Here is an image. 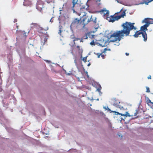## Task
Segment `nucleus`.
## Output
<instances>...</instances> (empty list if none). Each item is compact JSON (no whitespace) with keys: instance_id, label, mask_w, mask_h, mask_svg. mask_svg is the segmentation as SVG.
<instances>
[{"instance_id":"obj_4","label":"nucleus","mask_w":153,"mask_h":153,"mask_svg":"<svg viewBox=\"0 0 153 153\" xmlns=\"http://www.w3.org/2000/svg\"><path fill=\"white\" fill-rule=\"evenodd\" d=\"M111 103L114 106L120 109L123 108V107L121 105L120 102L119 100L115 98L112 99L111 101Z\"/></svg>"},{"instance_id":"obj_24","label":"nucleus","mask_w":153,"mask_h":153,"mask_svg":"<svg viewBox=\"0 0 153 153\" xmlns=\"http://www.w3.org/2000/svg\"><path fill=\"white\" fill-rule=\"evenodd\" d=\"M150 24H153V19L150 18Z\"/></svg>"},{"instance_id":"obj_23","label":"nucleus","mask_w":153,"mask_h":153,"mask_svg":"<svg viewBox=\"0 0 153 153\" xmlns=\"http://www.w3.org/2000/svg\"><path fill=\"white\" fill-rule=\"evenodd\" d=\"M83 61L84 62H85L87 60V57H84L82 59Z\"/></svg>"},{"instance_id":"obj_33","label":"nucleus","mask_w":153,"mask_h":153,"mask_svg":"<svg viewBox=\"0 0 153 153\" xmlns=\"http://www.w3.org/2000/svg\"><path fill=\"white\" fill-rule=\"evenodd\" d=\"M148 103H152L151 101L149 100Z\"/></svg>"},{"instance_id":"obj_20","label":"nucleus","mask_w":153,"mask_h":153,"mask_svg":"<svg viewBox=\"0 0 153 153\" xmlns=\"http://www.w3.org/2000/svg\"><path fill=\"white\" fill-rule=\"evenodd\" d=\"M94 54L97 56V57L98 58H99L100 57V55H101V53H95V52L94 53Z\"/></svg>"},{"instance_id":"obj_21","label":"nucleus","mask_w":153,"mask_h":153,"mask_svg":"<svg viewBox=\"0 0 153 153\" xmlns=\"http://www.w3.org/2000/svg\"><path fill=\"white\" fill-rule=\"evenodd\" d=\"M83 39H87L88 38V36H87V33L85 34V35L83 37Z\"/></svg>"},{"instance_id":"obj_5","label":"nucleus","mask_w":153,"mask_h":153,"mask_svg":"<svg viewBox=\"0 0 153 153\" xmlns=\"http://www.w3.org/2000/svg\"><path fill=\"white\" fill-rule=\"evenodd\" d=\"M90 20V16H86V14L83 15V19L81 22H82L83 25V27L88 23L91 22Z\"/></svg>"},{"instance_id":"obj_8","label":"nucleus","mask_w":153,"mask_h":153,"mask_svg":"<svg viewBox=\"0 0 153 153\" xmlns=\"http://www.w3.org/2000/svg\"><path fill=\"white\" fill-rule=\"evenodd\" d=\"M97 18L94 15H91L90 16V20L91 22H92L93 24H96L97 22Z\"/></svg>"},{"instance_id":"obj_13","label":"nucleus","mask_w":153,"mask_h":153,"mask_svg":"<svg viewBox=\"0 0 153 153\" xmlns=\"http://www.w3.org/2000/svg\"><path fill=\"white\" fill-rule=\"evenodd\" d=\"M76 50L79 53H81L82 52V49L79 46H77L76 47Z\"/></svg>"},{"instance_id":"obj_25","label":"nucleus","mask_w":153,"mask_h":153,"mask_svg":"<svg viewBox=\"0 0 153 153\" xmlns=\"http://www.w3.org/2000/svg\"><path fill=\"white\" fill-rule=\"evenodd\" d=\"M62 32V30H61V28H60V29L59 30L58 33L60 34V35H61V33Z\"/></svg>"},{"instance_id":"obj_34","label":"nucleus","mask_w":153,"mask_h":153,"mask_svg":"<svg viewBox=\"0 0 153 153\" xmlns=\"http://www.w3.org/2000/svg\"><path fill=\"white\" fill-rule=\"evenodd\" d=\"M153 1V0H149V2H151V1Z\"/></svg>"},{"instance_id":"obj_35","label":"nucleus","mask_w":153,"mask_h":153,"mask_svg":"<svg viewBox=\"0 0 153 153\" xmlns=\"http://www.w3.org/2000/svg\"><path fill=\"white\" fill-rule=\"evenodd\" d=\"M90 65V63H89V64H88V66H89Z\"/></svg>"},{"instance_id":"obj_38","label":"nucleus","mask_w":153,"mask_h":153,"mask_svg":"<svg viewBox=\"0 0 153 153\" xmlns=\"http://www.w3.org/2000/svg\"><path fill=\"white\" fill-rule=\"evenodd\" d=\"M119 136L120 137V135H119Z\"/></svg>"},{"instance_id":"obj_19","label":"nucleus","mask_w":153,"mask_h":153,"mask_svg":"<svg viewBox=\"0 0 153 153\" xmlns=\"http://www.w3.org/2000/svg\"><path fill=\"white\" fill-rule=\"evenodd\" d=\"M139 110L138 109H137L136 110V112L134 113V116H136L138 114V111H139Z\"/></svg>"},{"instance_id":"obj_17","label":"nucleus","mask_w":153,"mask_h":153,"mask_svg":"<svg viewBox=\"0 0 153 153\" xmlns=\"http://www.w3.org/2000/svg\"><path fill=\"white\" fill-rule=\"evenodd\" d=\"M104 53V52H103L101 53V55L100 56H101V57L103 59H104L105 58V56H106L105 54H105H103V53Z\"/></svg>"},{"instance_id":"obj_39","label":"nucleus","mask_w":153,"mask_h":153,"mask_svg":"<svg viewBox=\"0 0 153 153\" xmlns=\"http://www.w3.org/2000/svg\"><path fill=\"white\" fill-rule=\"evenodd\" d=\"M118 45H119V43H118Z\"/></svg>"},{"instance_id":"obj_1","label":"nucleus","mask_w":153,"mask_h":153,"mask_svg":"<svg viewBox=\"0 0 153 153\" xmlns=\"http://www.w3.org/2000/svg\"><path fill=\"white\" fill-rule=\"evenodd\" d=\"M134 23L126 22L123 23L121 26L123 29L120 30H117L110 36L108 38L110 42L118 41L119 42L123 37L129 36L130 31L132 29L136 30V27L134 25Z\"/></svg>"},{"instance_id":"obj_14","label":"nucleus","mask_w":153,"mask_h":153,"mask_svg":"<svg viewBox=\"0 0 153 153\" xmlns=\"http://www.w3.org/2000/svg\"><path fill=\"white\" fill-rule=\"evenodd\" d=\"M87 36L89 38H90L91 39H93L94 38V35L92 34L91 33H87Z\"/></svg>"},{"instance_id":"obj_16","label":"nucleus","mask_w":153,"mask_h":153,"mask_svg":"<svg viewBox=\"0 0 153 153\" xmlns=\"http://www.w3.org/2000/svg\"><path fill=\"white\" fill-rule=\"evenodd\" d=\"M102 87L100 85H99L98 87L97 88V91L100 92V90H101Z\"/></svg>"},{"instance_id":"obj_9","label":"nucleus","mask_w":153,"mask_h":153,"mask_svg":"<svg viewBox=\"0 0 153 153\" xmlns=\"http://www.w3.org/2000/svg\"><path fill=\"white\" fill-rule=\"evenodd\" d=\"M148 25L147 24H145L144 25L142 26L140 28V30L142 31H143V32H146V31L148 30L147 27H149Z\"/></svg>"},{"instance_id":"obj_15","label":"nucleus","mask_w":153,"mask_h":153,"mask_svg":"<svg viewBox=\"0 0 153 153\" xmlns=\"http://www.w3.org/2000/svg\"><path fill=\"white\" fill-rule=\"evenodd\" d=\"M79 40H80V39H79V38H75V37H74V40H73V41L74 42V44L73 45V46H74V45H75H75L76 44H75V41H77Z\"/></svg>"},{"instance_id":"obj_37","label":"nucleus","mask_w":153,"mask_h":153,"mask_svg":"<svg viewBox=\"0 0 153 153\" xmlns=\"http://www.w3.org/2000/svg\"><path fill=\"white\" fill-rule=\"evenodd\" d=\"M121 138H122V135H121Z\"/></svg>"},{"instance_id":"obj_27","label":"nucleus","mask_w":153,"mask_h":153,"mask_svg":"<svg viewBox=\"0 0 153 153\" xmlns=\"http://www.w3.org/2000/svg\"><path fill=\"white\" fill-rule=\"evenodd\" d=\"M146 91L147 92H150V91L149 90V87L146 88Z\"/></svg>"},{"instance_id":"obj_32","label":"nucleus","mask_w":153,"mask_h":153,"mask_svg":"<svg viewBox=\"0 0 153 153\" xmlns=\"http://www.w3.org/2000/svg\"><path fill=\"white\" fill-rule=\"evenodd\" d=\"M17 20L16 19H15L14 20V22H17Z\"/></svg>"},{"instance_id":"obj_18","label":"nucleus","mask_w":153,"mask_h":153,"mask_svg":"<svg viewBox=\"0 0 153 153\" xmlns=\"http://www.w3.org/2000/svg\"><path fill=\"white\" fill-rule=\"evenodd\" d=\"M104 108L105 110H108V111H110V112H111V111L110 109H109L108 107H106L105 106L104 107Z\"/></svg>"},{"instance_id":"obj_10","label":"nucleus","mask_w":153,"mask_h":153,"mask_svg":"<svg viewBox=\"0 0 153 153\" xmlns=\"http://www.w3.org/2000/svg\"><path fill=\"white\" fill-rule=\"evenodd\" d=\"M101 12H102L105 16L108 17L109 16V11L105 9L102 10Z\"/></svg>"},{"instance_id":"obj_11","label":"nucleus","mask_w":153,"mask_h":153,"mask_svg":"<svg viewBox=\"0 0 153 153\" xmlns=\"http://www.w3.org/2000/svg\"><path fill=\"white\" fill-rule=\"evenodd\" d=\"M31 4V1L29 0H25L23 2V5L26 6H29Z\"/></svg>"},{"instance_id":"obj_26","label":"nucleus","mask_w":153,"mask_h":153,"mask_svg":"<svg viewBox=\"0 0 153 153\" xmlns=\"http://www.w3.org/2000/svg\"><path fill=\"white\" fill-rule=\"evenodd\" d=\"M72 3H73V7H74V6L75 4L76 3V2H75L74 1V0H73V1L72 2Z\"/></svg>"},{"instance_id":"obj_3","label":"nucleus","mask_w":153,"mask_h":153,"mask_svg":"<svg viewBox=\"0 0 153 153\" xmlns=\"http://www.w3.org/2000/svg\"><path fill=\"white\" fill-rule=\"evenodd\" d=\"M135 34L132 35L134 36L135 37L137 38L139 36V35L141 34L142 35L143 37V38L144 41L146 42L147 41V34L146 32H143L142 31H137L136 32L135 31Z\"/></svg>"},{"instance_id":"obj_36","label":"nucleus","mask_w":153,"mask_h":153,"mask_svg":"<svg viewBox=\"0 0 153 153\" xmlns=\"http://www.w3.org/2000/svg\"><path fill=\"white\" fill-rule=\"evenodd\" d=\"M82 42V41L81 40L80 41V42Z\"/></svg>"},{"instance_id":"obj_31","label":"nucleus","mask_w":153,"mask_h":153,"mask_svg":"<svg viewBox=\"0 0 153 153\" xmlns=\"http://www.w3.org/2000/svg\"><path fill=\"white\" fill-rule=\"evenodd\" d=\"M125 54L126 56H128L129 55V53H126Z\"/></svg>"},{"instance_id":"obj_12","label":"nucleus","mask_w":153,"mask_h":153,"mask_svg":"<svg viewBox=\"0 0 153 153\" xmlns=\"http://www.w3.org/2000/svg\"><path fill=\"white\" fill-rule=\"evenodd\" d=\"M150 18H145L143 21V22H145L146 24L148 25V26H149L150 24Z\"/></svg>"},{"instance_id":"obj_22","label":"nucleus","mask_w":153,"mask_h":153,"mask_svg":"<svg viewBox=\"0 0 153 153\" xmlns=\"http://www.w3.org/2000/svg\"><path fill=\"white\" fill-rule=\"evenodd\" d=\"M46 1L48 3H50L52 2V0H46Z\"/></svg>"},{"instance_id":"obj_28","label":"nucleus","mask_w":153,"mask_h":153,"mask_svg":"<svg viewBox=\"0 0 153 153\" xmlns=\"http://www.w3.org/2000/svg\"><path fill=\"white\" fill-rule=\"evenodd\" d=\"M90 44L91 45H95V44H94V41H93L92 42H91L90 43Z\"/></svg>"},{"instance_id":"obj_2","label":"nucleus","mask_w":153,"mask_h":153,"mask_svg":"<svg viewBox=\"0 0 153 153\" xmlns=\"http://www.w3.org/2000/svg\"><path fill=\"white\" fill-rule=\"evenodd\" d=\"M125 11H123L121 15L114 16V15L111 16L110 17H108L106 19L110 22H113L117 20L122 17H123L125 15Z\"/></svg>"},{"instance_id":"obj_6","label":"nucleus","mask_w":153,"mask_h":153,"mask_svg":"<svg viewBox=\"0 0 153 153\" xmlns=\"http://www.w3.org/2000/svg\"><path fill=\"white\" fill-rule=\"evenodd\" d=\"M81 22V19L75 18L71 23V26H76L80 24Z\"/></svg>"},{"instance_id":"obj_30","label":"nucleus","mask_w":153,"mask_h":153,"mask_svg":"<svg viewBox=\"0 0 153 153\" xmlns=\"http://www.w3.org/2000/svg\"><path fill=\"white\" fill-rule=\"evenodd\" d=\"M148 79H151V75H149L148 77Z\"/></svg>"},{"instance_id":"obj_7","label":"nucleus","mask_w":153,"mask_h":153,"mask_svg":"<svg viewBox=\"0 0 153 153\" xmlns=\"http://www.w3.org/2000/svg\"><path fill=\"white\" fill-rule=\"evenodd\" d=\"M111 112L115 113L116 115H120L121 116H126V117L127 116L130 117V115L127 112H126V113L125 114H122L116 111H111Z\"/></svg>"},{"instance_id":"obj_29","label":"nucleus","mask_w":153,"mask_h":153,"mask_svg":"<svg viewBox=\"0 0 153 153\" xmlns=\"http://www.w3.org/2000/svg\"><path fill=\"white\" fill-rule=\"evenodd\" d=\"M32 25H34V26H37L38 25V24L37 23H32Z\"/></svg>"}]
</instances>
